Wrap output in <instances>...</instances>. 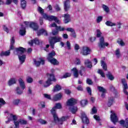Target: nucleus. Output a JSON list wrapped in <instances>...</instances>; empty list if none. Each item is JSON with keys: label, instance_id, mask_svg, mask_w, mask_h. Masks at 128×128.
<instances>
[{"label": "nucleus", "instance_id": "obj_12", "mask_svg": "<svg viewBox=\"0 0 128 128\" xmlns=\"http://www.w3.org/2000/svg\"><path fill=\"white\" fill-rule=\"evenodd\" d=\"M42 42L38 40V38H36L34 40L30 41L28 42V44H30V46H32L34 44H40Z\"/></svg>", "mask_w": 128, "mask_h": 128}, {"label": "nucleus", "instance_id": "obj_36", "mask_svg": "<svg viewBox=\"0 0 128 128\" xmlns=\"http://www.w3.org/2000/svg\"><path fill=\"white\" fill-rule=\"evenodd\" d=\"M37 122L41 124H48V122H46V120L42 119H38L37 120Z\"/></svg>", "mask_w": 128, "mask_h": 128}, {"label": "nucleus", "instance_id": "obj_42", "mask_svg": "<svg viewBox=\"0 0 128 128\" xmlns=\"http://www.w3.org/2000/svg\"><path fill=\"white\" fill-rule=\"evenodd\" d=\"M117 42L122 46H124V42L122 39H118L117 40Z\"/></svg>", "mask_w": 128, "mask_h": 128}, {"label": "nucleus", "instance_id": "obj_59", "mask_svg": "<svg viewBox=\"0 0 128 128\" xmlns=\"http://www.w3.org/2000/svg\"><path fill=\"white\" fill-rule=\"evenodd\" d=\"M102 16H98L96 19L97 22H98V23L100 22H102Z\"/></svg>", "mask_w": 128, "mask_h": 128}, {"label": "nucleus", "instance_id": "obj_14", "mask_svg": "<svg viewBox=\"0 0 128 128\" xmlns=\"http://www.w3.org/2000/svg\"><path fill=\"white\" fill-rule=\"evenodd\" d=\"M50 112H51V114L53 116L54 122H58V123L60 122V118H58V114H56V112H54V111H50Z\"/></svg>", "mask_w": 128, "mask_h": 128}, {"label": "nucleus", "instance_id": "obj_61", "mask_svg": "<svg viewBox=\"0 0 128 128\" xmlns=\"http://www.w3.org/2000/svg\"><path fill=\"white\" fill-rule=\"evenodd\" d=\"M44 96L48 100H50V95L48 94H44Z\"/></svg>", "mask_w": 128, "mask_h": 128}, {"label": "nucleus", "instance_id": "obj_38", "mask_svg": "<svg viewBox=\"0 0 128 128\" xmlns=\"http://www.w3.org/2000/svg\"><path fill=\"white\" fill-rule=\"evenodd\" d=\"M102 8L104 10V12H110V8H108V6H106V5L105 4H103L102 6Z\"/></svg>", "mask_w": 128, "mask_h": 128}, {"label": "nucleus", "instance_id": "obj_45", "mask_svg": "<svg viewBox=\"0 0 128 128\" xmlns=\"http://www.w3.org/2000/svg\"><path fill=\"white\" fill-rule=\"evenodd\" d=\"M107 76L108 78L110 80H114V76L112 75V74H110V72H108L107 74Z\"/></svg>", "mask_w": 128, "mask_h": 128}, {"label": "nucleus", "instance_id": "obj_23", "mask_svg": "<svg viewBox=\"0 0 128 128\" xmlns=\"http://www.w3.org/2000/svg\"><path fill=\"white\" fill-rule=\"evenodd\" d=\"M32 4H36V0H32ZM21 2V6L22 8H25L26 6V2L24 0H20Z\"/></svg>", "mask_w": 128, "mask_h": 128}, {"label": "nucleus", "instance_id": "obj_24", "mask_svg": "<svg viewBox=\"0 0 128 128\" xmlns=\"http://www.w3.org/2000/svg\"><path fill=\"white\" fill-rule=\"evenodd\" d=\"M48 60L50 62V64H54V66H58V64H59L58 61V60L54 58L49 59Z\"/></svg>", "mask_w": 128, "mask_h": 128}, {"label": "nucleus", "instance_id": "obj_39", "mask_svg": "<svg viewBox=\"0 0 128 128\" xmlns=\"http://www.w3.org/2000/svg\"><path fill=\"white\" fill-rule=\"evenodd\" d=\"M20 36H24L26 34V28L24 27L22 28V29L20 30Z\"/></svg>", "mask_w": 128, "mask_h": 128}, {"label": "nucleus", "instance_id": "obj_48", "mask_svg": "<svg viewBox=\"0 0 128 128\" xmlns=\"http://www.w3.org/2000/svg\"><path fill=\"white\" fill-rule=\"evenodd\" d=\"M26 80L28 84H32V82H34L32 78L30 77H28L26 79Z\"/></svg>", "mask_w": 128, "mask_h": 128}, {"label": "nucleus", "instance_id": "obj_25", "mask_svg": "<svg viewBox=\"0 0 128 128\" xmlns=\"http://www.w3.org/2000/svg\"><path fill=\"white\" fill-rule=\"evenodd\" d=\"M84 64L88 68H91L92 66V62L88 59L85 60Z\"/></svg>", "mask_w": 128, "mask_h": 128}, {"label": "nucleus", "instance_id": "obj_44", "mask_svg": "<svg viewBox=\"0 0 128 128\" xmlns=\"http://www.w3.org/2000/svg\"><path fill=\"white\" fill-rule=\"evenodd\" d=\"M18 120L20 124H28V122L24 120L20 119Z\"/></svg>", "mask_w": 128, "mask_h": 128}, {"label": "nucleus", "instance_id": "obj_21", "mask_svg": "<svg viewBox=\"0 0 128 128\" xmlns=\"http://www.w3.org/2000/svg\"><path fill=\"white\" fill-rule=\"evenodd\" d=\"M69 118L70 117L68 116H62V118H59V123L58 124H62V122L68 120Z\"/></svg>", "mask_w": 128, "mask_h": 128}, {"label": "nucleus", "instance_id": "obj_10", "mask_svg": "<svg viewBox=\"0 0 128 128\" xmlns=\"http://www.w3.org/2000/svg\"><path fill=\"white\" fill-rule=\"evenodd\" d=\"M18 84H20V88H21L22 90H24L26 88V83L24 82V79L22 78H20L18 79Z\"/></svg>", "mask_w": 128, "mask_h": 128}, {"label": "nucleus", "instance_id": "obj_35", "mask_svg": "<svg viewBox=\"0 0 128 128\" xmlns=\"http://www.w3.org/2000/svg\"><path fill=\"white\" fill-rule=\"evenodd\" d=\"M16 79L12 78V79L8 81V84L10 86H12V84H16Z\"/></svg>", "mask_w": 128, "mask_h": 128}, {"label": "nucleus", "instance_id": "obj_7", "mask_svg": "<svg viewBox=\"0 0 128 128\" xmlns=\"http://www.w3.org/2000/svg\"><path fill=\"white\" fill-rule=\"evenodd\" d=\"M111 112L112 114H110V120L112 122H113V124H116V123L118 122V118L116 114L112 112V111H111Z\"/></svg>", "mask_w": 128, "mask_h": 128}, {"label": "nucleus", "instance_id": "obj_31", "mask_svg": "<svg viewBox=\"0 0 128 128\" xmlns=\"http://www.w3.org/2000/svg\"><path fill=\"white\" fill-rule=\"evenodd\" d=\"M14 38L12 37L10 40V49L14 50Z\"/></svg>", "mask_w": 128, "mask_h": 128}, {"label": "nucleus", "instance_id": "obj_57", "mask_svg": "<svg viewBox=\"0 0 128 128\" xmlns=\"http://www.w3.org/2000/svg\"><path fill=\"white\" fill-rule=\"evenodd\" d=\"M86 84H89V85H92V84L93 82H92V80H90V78H88L86 80Z\"/></svg>", "mask_w": 128, "mask_h": 128}, {"label": "nucleus", "instance_id": "obj_37", "mask_svg": "<svg viewBox=\"0 0 128 128\" xmlns=\"http://www.w3.org/2000/svg\"><path fill=\"white\" fill-rule=\"evenodd\" d=\"M62 90V86L58 84H56L54 89V92H58Z\"/></svg>", "mask_w": 128, "mask_h": 128}, {"label": "nucleus", "instance_id": "obj_63", "mask_svg": "<svg viewBox=\"0 0 128 128\" xmlns=\"http://www.w3.org/2000/svg\"><path fill=\"white\" fill-rule=\"evenodd\" d=\"M55 10H56V12H60V6H58V5H56L55 6Z\"/></svg>", "mask_w": 128, "mask_h": 128}, {"label": "nucleus", "instance_id": "obj_28", "mask_svg": "<svg viewBox=\"0 0 128 128\" xmlns=\"http://www.w3.org/2000/svg\"><path fill=\"white\" fill-rule=\"evenodd\" d=\"M56 56V52L52 51L51 52L49 53L48 56V60H51L52 58H54V56Z\"/></svg>", "mask_w": 128, "mask_h": 128}, {"label": "nucleus", "instance_id": "obj_4", "mask_svg": "<svg viewBox=\"0 0 128 128\" xmlns=\"http://www.w3.org/2000/svg\"><path fill=\"white\" fill-rule=\"evenodd\" d=\"M49 42L50 44V47L52 48H54V44H56V42H62V37L56 36L50 38Z\"/></svg>", "mask_w": 128, "mask_h": 128}, {"label": "nucleus", "instance_id": "obj_50", "mask_svg": "<svg viewBox=\"0 0 128 128\" xmlns=\"http://www.w3.org/2000/svg\"><path fill=\"white\" fill-rule=\"evenodd\" d=\"M98 90H99L100 92H106V89H104V88L102 86H98Z\"/></svg>", "mask_w": 128, "mask_h": 128}, {"label": "nucleus", "instance_id": "obj_5", "mask_svg": "<svg viewBox=\"0 0 128 128\" xmlns=\"http://www.w3.org/2000/svg\"><path fill=\"white\" fill-rule=\"evenodd\" d=\"M108 46V43L104 42V36L100 37V42L98 44L99 48H104Z\"/></svg>", "mask_w": 128, "mask_h": 128}, {"label": "nucleus", "instance_id": "obj_64", "mask_svg": "<svg viewBox=\"0 0 128 128\" xmlns=\"http://www.w3.org/2000/svg\"><path fill=\"white\" fill-rule=\"evenodd\" d=\"M12 2V0H6V4L7 5L10 4Z\"/></svg>", "mask_w": 128, "mask_h": 128}, {"label": "nucleus", "instance_id": "obj_26", "mask_svg": "<svg viewBox=\"0 0 128 128\" xmlns=\"http://www.w3.org/2000/svg\"><path fill=\"white\" fill-rule=\"evenodd\" d=\"M40 34H44V36H48V33L44 29H42L37 32V35L38 36H40Z\"/></svg>", "mask_w": 128, "mask_h": 128}, {"label": "nucleus", "instance_id": "obj_51", "mask_svg": "<svg viewBox=\"0 0 128 128\" xmlns=\"http://www.w3.org/2000/svg\"><path fill=\"white\" fill-rule=\"evenodd\" d=\"M72 76L70 73H66L63 76L62 78H70Z\"/></svg>", "mask_w": 128, "mask_h": 128}, {"label": "nucleus", "instance_id": "obj_30", "mask_svg": "<svg viewBox=\"0 0 128 128\" xmlns=\"http://www.w3.org/2000/svg\"><path fill=\"white\" fill-rule=\"evenodd\" d=\"M16 92L17 94H19L20 96V94H22L24 91H23L22 89L20 88V87L18 86L16 88Z\"/></svg>", "mask_w": 128, "mask_h": 128}, {"label": "nucleus", "instance_id": "obj_2", "mask_svg": "<svg viewBox=\"0 0 128 128\" xmlns=\"http://www.w3.org/2000/svg\"><path fill=\"white\" fill-rule=\"evenodd\" d=\"M38 10L40 13L42 14L44 20H50V22L52 20H54L56 22H57V24H60V20L58 19L56 16H48V14L44 13V10H42V8L39 7L38 8Z\"/></svg>", "mask_w": 128, "mask_h": 128}, {"label": "nucleus", "instance_id": "obj_58", "mask_svg": "<svg viewBox=\"0 0 128 128\" xmlns=\"http://www.w3.org/2000/svg\"><path fill=\"white\" fill-rule=\"evenodd\" d=\"M116 54L117 58H120V50L118 49L116 51Z\"/></svg>", "mask_w": 128, "mask_h": 128}, {"label": "nucleus", "instance_id": "obj_11", "mask_svg": "<svg viewBox=\"0 0 128 128\" xmlns=\"http://www.w3.org/2000/svg\"><path fill=\"white\" fill-rule=\"evenodd\" d=\"M70 0H66L64 2V10L65 12H68L70 8Z\"/></svg>", "mask_w": 128, "mask_h": 128}, {"label": "nucleus", "instance_id": "obj_56", "mask_svg": "<svg viewBox=\"0 0 128 128\" xmlns=\"http://www.w3.org/2000/svg\"><path fill=\"white\" fill-rule=\"evenodd\" d=\"M96 112H98V110H96V107H94L92 108V111L91 112V114H96Z\"/></svg>", "mask_w": 128, "mask_h": 128}, {"label": "nucleus", "instance_id": "obj_53", "mask_svg": "<svg viewBox=\"0 0 128 128\" xmlns=\"http://www.w3.org/2000/svg\"><path fill=\"white\" fill-rule=\"evenodd\" d=\"M2 28L4 30V32H7V34H8V32H10V30H8V27H6V26L5 25L3 26Z\"/></svg>", "mask_w": 128, "mask_h": 128}, {"label": "nucleus", "instance_id": "obj_16", "mask_svg": "<svg viewBox=\"0 0 128 128\" xmlns=\"http://www.w3.org/2000/svg\"><path fill=\"white\" fill-rule=\"evenodd\" d=\"M30 26L33 28L34 30H38V23L31 22L30 24Z\"/></svg>", "mask_w": 128, "mask_h": 128}, {"label": "nucleus", "instance_id": "obj_40", "mask_svg": "<svg viewBox=\"0 0 128 128\" xmlns=\"http://www.w3.org/2000/svg\"><path fill=\"white\" fill-rule=\"evenodd\" d=\"M106 25L108 26H116V24L112 23V22L110 21H106Z\"/></svg>", "mask_w": 128, "mask_h": 128}, {"label": "nucleus", "instance_id": "obj_9", "mask_svg": "<svg viewBox=\"0 0 128 128\" xmlns=\"http://www.w3.org/2000/svg\"><path fill=\"white\" fill-rule=\"evenodd\" d=\"M81 54H82L83 56H88V54H90V50L87 46H84L81 50Z\"/></svg>", "mask_w": 128, "mask_h": 128}, {"label": "nucleus", "instance_id": "obj_55", "mask_svg": "<svg viewBox=\"0 0 128 128\" xmlns=\"http://www.w3.org/2000/svg\"><path fill=\"white\" fill-rule=\"evenodd\" d=\"M66 46H67L68 50H70L72 48V46L70 45V42L69 41H67L66 43Z\"/></svg>", "mask_w": 128, "mask_h": 128}, {"label": "nucleus", "instance_id": "obj_54", "mask_svg": "<svg viewBox=\"0 0 128 128\" xmlns=\"http://www.w3.org/2000/svg\"><path fill=\"white\" fill-rule=\"evenodd\" d=\"M52 36H58V30H52Z\"/></svg>", "mask_w": 128, "mask_h": 128}, {"label": "nucleus", "instance_id": "obj_13", "mask_svg": "<svg viewBox=\"0 0 128 128\" xmlns=\"http://www.w3.org/2000/svg\"><path fill=\"white\" fill-rule=\"evenodd\" d=\"M62 16L64 18V22L65 24H68L70 22V16L68 14L62 15Z\"/></svg>", "mask_w": 128, "mask_h": 128}, {"label": "nucleus", "instance_id": "obj_3", "mask_svg": "<svg viewBox=\"0 0 128 128\" xmlns=\"http://www.w3.org/2000/svg\"><path fill=\"white\" fill-rule=\"evenodd\" d=\"M76 104V100L74 98H70L67 102V106H70V110L72 114H76L78 112V107L73 106L74 104Z\"/></svg>", "mask_w": 128, "mask_h": 128}, {"label": "nucleus", "instance_id": "obj_46", "mask_svg": "<svg viewBox=\"0 0 128 128\" xmlns=\"http://www.w3.org/2000/svg\"><path fill=\"white\" fill-rule=\"evenodd\" d=\"M98 72V74H100V76L102 78H105L106 77V76L104 75V71H102V70L99 69Z\"/></svg>", "mask_w": 128, "mask_h": 128}, {"label": "nucleus", "instance_id": "obj_17", "mask_svg": "<svg viewBox=\"0 0 128 128\" xmlns=\"http://www.w3.org/2000/svg\"><path fill=\"white\" fill-rule=\"evenodd\" d=\"M62 106V104L60 103H56L54 106L51 110V112H56V108L58 110H60Z\"/></svg>", "mask_w": 128, "mask_h": 128}, {"label": "nucleus", "instance_id": "obj_18", "mask_svg": "<svg viewBox=\"0 0 128 128\" xmlns=\"http://www.w3.org/2000/svg\"><path fill=\"white\" fill-rule=\"evenodd\" d=\"M120 124L121 126H122L124 128H128V118H126V120H120Z\"/></svg>", "mask_w": 128, "mask_h": 128}, {"label": "nucleus", "instance_id": "obj_60", "mask_svg": "<svg viewBox=\"0 0 128 128\" xmlns=\"http://www.w3.org/2000/svg\"><path fill=\"white\" fill-rule=\"evenodd\" d=\"M67 32H74V30L72 28H69L66 29Z\"/></svg>", "mask_w": 128, "mask_h": 128}, {"label": "nucleus", "instance_id": "obj_6", "mask_svg": "<svg viewBox=\"0 0 128 128\" xmlns=\"http://www.w3.org/2000/svg\"><path fill=\"white\" fill-rule=\"evenodd\" d=\"M122 84L123 85V92L125 94L128 96V92L126 90L128 88V83H126V78H122L121 80Z\"/></svg>", "mask_w": 128, "mask_h": 128}, {"label": "nucleus", "instance_id": "obj_47", "mask_svg": "<svg viewBox=\"0 0 128 128\" xmlns=\"http://www.w3.org/2000/svg\"><path fill=\"white\" fill-rule=\"evenodd\" d=\"M74 64L77 66L80 64V60L78 58H76L74 62Z\"/></svg>", "mask_w": 128, "mask_h": 128}, {"label": "nucleus", "instance_id": "obj_34", "mask_svg": "<svg viewBox=\"0 0 128 128\" xmlns=\"http://www.w3.org/2000/svg\"><path fill=\"white\" fill-rule=\"evenodd\" d=\"M50 84H52V81L48 79L44 84V88H48Z\"/></svg>", "mask_w": 128, "mask_h": 128}, {"label": "nucleus", "instance_id": "obj_27", "mask_svg": "<svg viewBox=\"0 0 128 128\" xmlns=\"http://www.w3.org/2000/svg\"><path fill=\"white\" fill-rule=\"evenodd\" d=\"M48 80L50 82H56V78H54V75L53 74H48Z\"/></svg>", "mask_w": 128, "mask_h": 128}, {"label": "nucleus", "instance_id": "obj_41", "mask_svg": "<svg viewBox=\"0 0 128 128\" xmlns=\"http://www.w3.org/2000/svg\"><path fill=\"white\" fill-rule=\"evenodd\" d=\"M80 104L82 106H86V104H88V100H82L80 102Z\"/></svg>", "mask_w": 128, "mask_h": 128}, {"label": "nucleus", "instance_id": "obj_1", "mask_svg": "<svg viewBox=\"0 0 128 128\" xmlns=\"http://www.w3.org/2000/svg\"><path fill=\"white\" fill-rule=\"evenodd\" d=\"M26 52V48L22 47L16 48L15 54L18 55L20 62L21 64H24L26 60V55H22V54Z\"/></svg>", "mask_w": 128, "mask_h": 128}, {"label": "nucleus", "instance_id": "obj_8", "mask_svg": "<svg viewBox=\"0 0 128 128\" xmlns=\"http://www.w3.org/2000/svg\"><path fill=\"white\" fill-rule=\"evenodd\" d=\"M10 118H12V120L14 121V124L16 128H20V122H19V120H18V121L16 120H18L16 116V115L10 114Z\"/></svg>", "mask_w": 128, "mask_h": 128}, {"label": "nucleus", "instance_id": "obj_49", "mask_svg": "<svg viewBox=\"0 0 128 128\" xmlns=\"http://www.w3.org/2000/svg\"><path fill=\"white\" fill-rule=\"evenodd\" d=\"M20 100L19 99H16L13 101L14 104H15V106H18L20 104Z\"/></svg>", "mask_w": 128, "mask_h": 128}, {"label": "nucleus", "instance_id": "obj_62", "mask_svg": "<svg viewBox=\"0 0 128 128\" xmlns=\"http://www.w3.org/2000/svg\"><path fill=\"white\" fill-rule=\"evenodd\" d=\"M32 87L29 86L28 88V94H32Z\"/></svg>", "mask_w": 128, "mask_h": 128}, {"label": "nucleus", "instance_id": "obj_20", "mask_svg": "<svg viewBox=\"0 0 128 128\" xmlns=\"http://www.w3.org/2000/svg\"><path fill=\"white\" fill-rule=\"evenodd\" d=\"M34 62L36 66H40V64H44V60L41 58H40V61H36V60H34Z\"/></svg>", "mask_w": 128, "mask_h": 128}, {"label": "nucleus", "instance_id": "obj_52", "mask_svg": "<svg viewBox=\"0 0 128 128\" xmlns=\"http://www.w3.org/2000/svg\"><path fill=\"white\" fill-rule=\"evenodd\" d=\"M102 32H100V30H96V37L97 38H100L102 36Z\"/></svg>", "mask_w": 128, "mask_h": 128}, {"label": "nucleus", "instance_id": "obj_19", "mask_svg": "<svg viewBox=\"0 0 128 128\" xmlns=\"http://www.w3.org/2000/svg\"><path fill=\"white\" fill-rule=\"evenodd\" d=\"M62 94L61 93H59L58 94H56L55 96L53 97L54 100H55L56 102L58 100H62Z\"/></svg>", "mask_w": 128, "mask_h": 128}, {"label": "nucleus", "instance_id": "obj_15", "mask_svg": "<svg viewBox=\"0 0 128 128\" xmlns=\"http://www.w3.org/2000/svg\"><path fill=\"white\" fill-rule=\"evenodd\" d=\"M82 122L84 124H86L90 122V120H88V117L84 112L82 113Z\"/></svg>", "mask_w": 128, "mask_h": 128}, {"label": "nucleus", "instance_id": "obj_22", "mask_svg": "<svg viewBox=\"0 0 128 128\" xmlns=\"http://www.w3.org/2000/svg\"><path fill=\"white\" fill-rule=\"evenodd\" d=\"M72 72L73 76L75 78H78V70L76 68H72Z\"/></svg>", "mask_w": 128, "mask_h": 128}, {"label": "nucleus", "instance_id": "obj_32", "mask_svg": "<svg viewBox=\"0 0 128 128\" xmlns=\"http://www.w3.org/2000/svg\"><path fill=\"white\" fill-rule=\"evenodd\" d=\"M101 66L104 70H108V66H106V64L103 60H101Z\"/></svg>", "mask_w": 128, "mask_h": 128}, {"label": "nucleus", "instance_id": "obj_33", "mask_svg": "<svg viewBox=\"0 0 128 128\" xmlns=\"http://www.w3.org/2000/svg\"><path fill=\"white\" fill-rule=\"evenodd\" d=\"M114 98L113 97L110 98H108V106H110L112 104V102H114Z\"/></svg>", "mask_w": 128, "mask_h": 128}, {"label": "nucleus", "instance_id": "obj_29", "mask_svg": "<svg viewBox=\"0 0 128 128\" xmlns=\"http://www.w3.org/2000/svg\"><path fill=\"white\" fill-rule=\"evenodd\" d=\"M10 50H8L5 52H2L0 54V56H10Z\"/></svg>", "mask_w": 128, "mask_h": 128}, {"label": "nucleus", "instance_id": "obj_43", "mask_svg": "<svg viewBox=\"0 0 128 128\" xmlns=\"http://www.w3.org/2000/svg\"><path fill=\"white\" fill-rule=\"evenodd\" d=\"M56 30H58V32H64V30H66L64 27H62L60 26L56 27Z\"/></svg>", "mask_w": 128, "mask_h": 128}]
</instances>
